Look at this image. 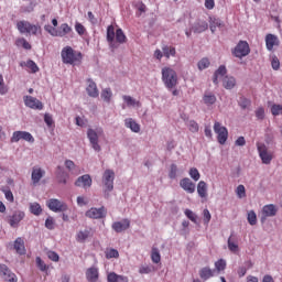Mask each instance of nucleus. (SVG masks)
<instances>
[{
  "mask_svg": "<svg viewBox=\"0 0 282 282\" xmlns=\"http://www.w3.org/2000/svg\"><path fill=\"white\" fill-rule=\"evenodd\" d=\"M226 66H219L214 74V85H219V82L223 80V87H225V89H235V86L237 85V79L232 76H226Z\"/></svg>",
  "mask_w": 282,
  "mask_h": 282,
  "instance_id": "nucleus-1",
  "label": "nucleus"
},
{
  "mask_svg": "<svg viewBox=\"0 0 282 282\" xmlns=\"http://www.w3.org/2000/svg\"><path fill=\"white\" fill-rule=\"evenodd\" d=\"M61 56L65 65H76V63L83 58V54H80V52L74 51L72 46H65L62 50Z\"/></svg>",
  "mask_w": 282,
  "mask_h": 282,
  "instance_id": "nucleus-2",
  "label": "nucleus"
},
{
  "mask_svg": "<svg viewBox=\"0 0 282 282\" xmlns=\"http://www.w3.org/2000/svg\"><path fill=\"white\" fill-rule=\"evenodd\" d=\"M17 30L20 34H32L33 36H39L41 34V25L32 24L28 20H20L17 22Z\"/></svg>",
  "mask_w": 282,
  "mask_h": 282,
  "instance_id": "nucleus-3",
  "label": "nucleus"
},
{
  "mask_svg": "<svg viewBox=\"0 0 282 282\" xmlns=\"http://www.w3.org/2000/svg\"><path fill=\"white\" fill-rule=\"evenodd\" d=\"M162 82L167 89H175L177 86V73L171 67L162 68Z\"/></svg>",
  "mask_w": 282,
  "mask_h": 282,
  "instance_id": "nucleus-4",
  "label": "nucleus"
},
{
  "mask_svg": "<svg viewBox=\"0 0 282 282\" xmlns=\"http://www.w3.org/2000/svg\"><path fill=\"white\" fill-rule=\"evenodd\" d=\"M116 180V172L113 170H105L102 177H101V184L104 188V195L105 197H109V193L113 191V181Z\"/></svg>",
  "mask_w": 282,
  "mask_h": 282,
  "instance_id": "nucleus-5",
  "label": "nucleus"
},
{
  "mask_svg": "<svg viewBox=\"0 0 282 282\" xmlns=\"http://www.w3.org/2000/svg\"><path fill=\"white\" fill-rule=\"evenodd\" d=\"M102 135H105L102 128H89L87 130V138L94 151L100 152L99 140L102 138Z\"/></svg>",
  "mask_w": 282,
  "mask_h": 282,
  "instance_id": "nucleus-6",
  "label": "nucleus"
},
{
  "mask_svg": "<svg viewBox=\"0 0 282 282\" xmlns=\"http://www.w3.org/2000/svg\"><path fill=\"white\" fill-rule=\"evenodd\" d=\"M257 150L262 164H271L272 160H274V152L264 143H257Z\"/></svg>",
  "mask_w": 282,
  "mask_h": 282,
  "instance_id": "nucleus-7",
  "label": "nucleus"
},
{
  "mask_svg": "<svg viewBox=\"0 0 282 282\" xmlns=\"http://www.w3.org/2000/svg\"><path fill=\"white\" fill-rule=\"evenodd\" d=\"M47 208L53 213H65L68 210V206L65 202L58 200L56 198H51L46 202Z\"/></svg>",
  "mask_w": 282,
  "mask_h": 282,
  "instance_id": "nucleus-8",
  "label": "nucleus"
},
{
  "mask_svg": "<svg viewBox=\"0 0 282 282\" xmlns=\"http://www.w3.org/2000/svg\"><path fill=\"white\" fill-rule=\"evenodd\" d=\"M232 54L236 58H243L250 54V45L246 41H240L232 50Z\"/></svg>",
  "mask_w": 282,
  "mask_h": 282,
  "instance_id": "nucleus-9",
  "label": "nucleus"
},
{
  "mask_svg": "<svg viewBox=\"0 0 282 282\" xmlns=\"http://www.w3.org/2000/svg\"><path fill=\"white\" fill-rule=\"evenodd\" d=\"M214 132L217 134L219 144H226V141L228 140V129L216 121L214 123Z\"/></svg>",
  "mask_w": 282,
  "mask_h": 282,
  "instance_id": "nucleus-10",
  "label": "nucleus"
},
{
  "mask_svg": "<svg viewBox=\"0 0 282 282\" xmlns=\"http://www.w3.org/2000/svg\"><path fill=\"white\" fill-rule=\"evenodd\" d=\"M278 212L279 209L276 208V205H264L261 210L260 221L263 224L268 217H274Z\"/></svg>",
  "mask_w": 282,
  "mask_h": 282,
  "instance_id": "nucleus-11",
  "label": "nucleus"
},
{
  "mask_svg": "<svg viewBox=\"0 0 282 282\" xmlns=\"http://www.w3.org/2000/svg\"><path fill=\"white\" fill-rule=\"evenodd\" d=\"M20 140H24L25 142L33 144L34 137L28 131H14L11 137V142H19Z\"/></svg>",
  "mask_w": 282,
  "mask_h": 282,
  "instance_id": "nucleus-12",
  "label": "nucleus"
},
{
  "mask_svg": "<svg viewBox=\"0 0 282 282\" xmlns=\"http://www.w3.org/2000/svg\"><path fill=\"white\" fill-rule=\"evenodd\" d=\"M86 217H89V219H105L107 217V209L105 207H91L86 212Z\"/></svg>",
  "mask_w": 282,
  "mask_h": 282,
  "instance_id": "nucleus-13",
  "label": "nucleus"
},
{
  "mask_svg": "<svg viewBox=\"0 0 282 282\" xmlns=\"http://www.w3.org/2000/svg\"><path fill=\"white\" fill-rule=\"evenodd\" d=\"M23 101L25 107H29V109H36L37 111L43 110V102L36 99V97L24 96Z\"/></svg>",
  "mask_w": 282,
  "mask_h": 282,
  "instance_id": "nucleus-14",
  "label": "nucleus"
},
{
  "mask_svg": "<svg viewBox=\"0 0 282 282\" xmlns=\"http://www.w3.org/2000/svg\"><path fill=\"white\" fill-rule=\"evenodd\" d=\"M122 100H123L122 109H127V107L129 109H140V107H142V104L140 102V100L129 95H123Z\"/></svg>",
  "mask_w": 282,
  "mask_h": 282,
  "instance_id": "nucleus-15",
  "label": "nucleus"
},
{
  "mask_svg": "<svg viewBox=\"0 0 282 282\" xmlns=\"http://www.w3.org/2000/svg\"><path fill=\"white\" fill-rule=\"evenodd\" d=\"M180 186H181V188H183V191H185V193H188L189 195H193V193H195L196 185L188 177L182 178L180 181Z\"/></svg>",
  "mask_w": 282,
  "mask_h": 282,
  "instance_id": "nucleus-16",
  "label": "nucleus"
},
{
  "mask_svg": "<svg viewBox=\"0 0 282 282\" xmlns=\"http://www.w3.org/2000/svg\"><path fill=\"white\" fill-rule=\"evenodd\" d=\"M130 226H131V221L126 218L120 221H115L111 228L112 230H115V232H124V230H129Z\"/></svg>",
  "mask_w": 282,
  "mask_h": 282,
  "instance_id": "nucleus-17",
  "label": "nucleus"
},
{
  "mask_svg": "<svg viewBox=\"0 0 282 282\" xmlns=\"http://www.w3.org/2000/svg\"><path fill=\"white\" fill-rule=\"evenodd\" d=\"M0 272L4 276V280H7L8 282L19 281V279L17 278V274L10 271V269L6 264H0Z\"/></svg>",
  "mask_w": 282,
  "mask_h": 282,
  "instance_id": "nucleus-18",
  "label": "nucleus"
},
{
  "mask_svg": "<svg viewBox=\"0 0 282 282\" xmlns=\"http://www.w3.org/2000/svg\"><path fill=\"white\" fill-rule=\"evenodd\" d=\"M9 248H13L17 254H25V241L21 237L17 238L13 243H10Z\"/></svg>",
  "mask_w": 282,
  "mask_h": 282,
  "instance_id": "nucleus-19",
  "label": "nucleus"
},
{
  "mask_svg": "<svg viewBox=\"0 0 282 282\" xmlns=\"http://www.w3.org/2000/svg\"><path fill=\"white\" fill-rule=\"evenodd\" d=\"M75 186L79 188H91V176L89 174L79 176L75 182Z\"/></svg>",
  "mask_w": 282,
  "mask_h": 282,
  "instance_id": "nucleus-20",
  "label": "nucleus"
},
{
  "mask_svg": "<svg viewBox=\"0 0 282 282\" xmlns=\"http://www.w3.org/2000/svg\"><path fill=\"white\" fill-rule=\"evenodd\" d=\"M199 276L203 281H208V279H213V276H217V270L210 269L209 267H204L199 270Z\"/></svg>",
  "mask_w": 282,
  "mask_h": 282,
  "instance_id": "nucleus-21",
  "label": "nucleus"
},
{
  "mask_svg": "<svg viewBox=\"0 0 282 282\" xmlns=\"http://www.w3.org/2000/svg\"><path fill=\"white\" fill-rule=\"evenodd\" d=\"M24 218H25V213L21 210L14 212L10 218V226L12 228H17V226H19V224H21V221H23Z\"/></svg>",
  "mask_w": 282,
  "mask_h": 282,
  "instance_id": "nucleus-22",
  "label": "nucleus"
},
{
  "mask_svg": "<svg viewBox=\"0 0 282 282\" xmlns=\"http://www.w3.org/2000/svg\"><path fill=\"white\" fill-rule=\"evenodd\" d=\"M86 91L90 98H98L99 91H98V86L94 83V80L88 79L87 80V87Z\"/></svg>",
  "mask_w": 282,
  "mask_h": 282,
  "instance_id": "nucleus-23",
  "label": "nucleus"
},
{
  "mask_svg": "<svg viewBox=\"0 0 282 282\" xmlns=\"http://www.w3.org/2000/svg\"><path fill=\"white\" fill-rule=\"evenodd\" d=\"M45 176V172L41 167H33L32 174H31V180L33 184H39L41 180Z\"/></svg>",
  "mask_w": 282,
  "mask_h": 282,
  "instance_id": "nucleus-24",
  "label": "nucleus"
},
{
  "mask_svg": "<svg viewBox=\"0 0 282 282\" xmlns=\"http://www.w3.org/2000/svg\"><path fill=\"white\" fill-rule=\"evenodd\" d=\"M91 237V229H83L79 230L76 234V241H78V243H85V241H87L88 238Z\"/></svg>",
  "mask_w": 282,
  "mask_h": 282,
  "instance_id": "nucleus-25",
  "label": "nucleus"
},
{
  "mask_svg": "<svg viewBox=\"0 0 282 282\" xmlns=\"http://www.w3.org/2000/svg\"><path fill=\"white\" fill-rule=\"evenodd\" d=\"M99 272L98 268L91 267L86 270V279L89 282H96L98 281Z\"/></svg>",
  "mask_w": 282,
  "mask_h": 282,
  "instance_id": "nucleus-26",
  "label": "nucleus"
},
{
  "mask_svg": "<svg viewBox=\"0 0 282 282\" xmlns=\"http://www.w3.org/2000/svg\"><path fill=\"white\" fill-rule=\"evenodd\" d=\"M124 124L127 129H130L133 133H140V123L135 122L133 118H127Z\"/></svg>",
  "mask_w": 282,
  "mask_h": 282,
  "instance_id": "nucleus-27",
  "label": "nucleus"
},
{
  "mask_svg": "<svg viewBox=\"0 0 282 282\" xmlns=\"http://www.w3.org/2000/svg\"><path fill=\"white\" fill-rule=\"evenodd\" d=\"M107 41L110 45V47H118L116 45V29H113V25H109L107 28Z\"/></svg>",
  "mask_w": 282,
  "mask_h": 282,
  "instance_id": "nucleus-28",
  "label": "nucleus"
},
{
  "mask_svg": "<svg viewBox=\"0 0 282 282\" xmlns=\"http://www.w3.org/2000/svg\"><path fill=\"white\" fill-rule=\"evenodd\" d=\"M278 43H279V37H276V35L268 34L265 36V45L269 52H272V50H274V45H276Z\"/></svg>",
  "mask_w": 282,
  "mask_h": 282,
  "instance_id": "nucleus-29",
  "label": "nucleus"
},
{
  "mask_svg": "<svg viewBox=\"0 0 282 282\" xmlns=\"http://www.w3.org/2000/svg\"><path fill=\"white\" fill-rule=\"evenodd\" d=\"M108 282H129V278L127 275H120L116 272H110L107 275Z\"/></svg>",
  "mask_w": 282,
  "mask_h": 282,
  "instance_id": "nucleus-30",
  "label": "nucleus"
},
{
  "mask_svg": "<svg viewBox=\"0 0 282 282\" xmlns=\"http://www.w3.org/2000/svg\"><path fill=\"white\" fill-rule=\"evenodd\" d=\"M197 194L199 197H208V184L204 181H199L197 184Z\"/></svg>",
  "mask_w": 282,
  "mask_h": 282,
  "instance_id": "nucleus-31",
  "label": "nucleus"
},
{
  "mask_svg": "<svg viewBox=\"0 0 282 282\" xmlns=\"http://www.w3.org/2000/svg\"><path fill=\"white\" fill-rule=\"evenodd\" d=\"M209 28L213 34H215L217 28H224V22L219 18H209Z\"/></svg>",
  "mask_w": 282,
  "mask_h": 282,
  "instance_id": "nucleus-32",
  "label": "nucleus"
},
{
  "mask_svg": "<svg viewBox=\"0 0 282 282\" xmlns=\"http://www.w3.org/2000/svg\"><path fill=\"white\" fill-rule=\"evenodd\" d=\"M162 52H163V56H165V58H171V56L175 57V54H177V52L175 51V47L169 46V45H163Z\"/></svg>",
  "mask_w": 282,
  "mask_h": 282,
  "instance_id": "nucleus-33",
  "label": "nucleus"
},
{
  "mask_svg": "<svg viewBox=\"0 0 282 282\" xmlns=\"http://www.w3.org/2000/svg\"><path fill=\"white\" fill-rule=\"evenodd\" d=\"M69 32H72V26H69L67 23H63L61 24L59 30H57V36L63 39V36H67Z\"/></svg>",
  "mask_w": 282,
  "mask_h": 282,
  "instance_id": "nucleus-34",
  "label": "nucleus"
},
{
  "mask_svg": "<svg viewBox=\"0 0 282 282\" xmlns=\"http://www.w3.org/2000/svg\"><path fill=\"white\" fill-rule=\"evenodd\" d=\"M203 102H205L207 107H210V105H215V102H217V97L212 93H206L203 97Z\"/></svg>",
  "mask_w": 282,
  "mask_h": 282,
  "instance_id": "nucleus-35",
  "label": "nucleus"
},
{
  "mask_svg": "<svg viewBox=\"0 0 282 282\" xmlns=\"http://www.w3.org/2000/svg\"><path fill=\"white\" fill-rule=\"evenodd\" d=\"M15 45L17 47H23V50H32V45L28 40H25V37H18L15 40Z\"/></svg>",
  "mask_w": 282,
  "mask_h": 282,
  "instance_id": "nucleus-36",
  "label": "nucleus"
},
{
  "mask_svg": "<svg viewBox=\"0 0 282 282\" xmlns=\"http://www.w3.org/2000/svg\"><path fill=\"white\" fill-rule=\"evenodd\" d=\"M65 167H66L67 171H69V173H72L73 175H78V167L76 166V163H74V161H72V160H66V161H65Z\"/></svg>",
  "mask_w": 282,
  "mask_h": 282,
  "instance_id": "nucleus-37",
  "label": "nucleus"
},
{
  "mask_svg": "<svg viewBox=\"0 0 282 282\" xmlns=\"http://www.w3.org/2000/svg\"><path fill=\"white\" fill-rule=\"evenodd\" d=\"M250 268H252V261H247L245 265L238 269V276L240 279L246 276V273L248 272V270H250Z\"/></svg>",
  "mask_w": 282,
  "mask_h": 282,
  "instance_id": "nucleus-38",
  "label": "nucleus"
},
{
  "mask_svg": "<svg viewBox=\"0 0 282 282\" xmlns=\"http://www.w3.org/2000/svg\"><path fill=\"white\" fill-rule=\"evenodd\" d=\"M101 98L104 99V102H111V98H113V91H111V88H106L101 91Z\"/></svg>",
  "mask_w": 282,
  "mask_h": 282,
  "instance_id": "nucleus-39",
  "label": "nucleus"
},
{
  "mask_svg": "<svg viewBox=\"0 0 282 282\" xmlns=\"http://www.w3.org/2000/svg\"><path fill=\"white\" fill-rule=\"evenodd\" d=\"M115 39L117 43H119L120 45H122L123 43H127V35H124V32L122 31V29H117Z\"/></svg>",
  "mask_w": 282,
  "mask_h": 282,
  "instance_id": "nucleus-40",
  "label": "nucleus"
},
{
  "mask_svg": "<svg viewBox=\"0 0 282 282\" xmlns=\"http://www.w3.org/2000/svg\"><path fill=\"white\" fill-rule=\"evenodd\" d=\"M151 260L153 263H160L162 261V256L160 254V249L153 247L151 252Z\"/></svg>",
  "mask_w": 282,
  "mask_h": 282,
  "instance_id": "nucleus-41",
  "label": "nucleus"
},
{
  "mask_svg": "<svg viewBox=\"0 0 282 282\" xmlns=\"http://www.w3.org/2000/svg\"><path fill=\"white\" fill-rule=\"evenodd\" d=\"M30 210H31L32 215H35L36 217H39V215H41V213H43V208H41V205L39 203H31Z\"/></svg>",
  "mask_w": 282,
  "mask_h": 282,
  "instance_id": "nucleus-42",
  "label": "nucleus"
},
{
  "mask_svg": "<svg viewBox=\"0 0 282 282\" xmlns=\"http://www.w3.org/2000/svg\"><path fill=\"white\" fill-rule=\"evenodd\" d=\"M215 268L214 270H216V276L219 274V272H224V270H226V260L220 259L218 261L215 262Z\"/></svg>",
  "mask_w": 282,
  "mask_h": 282,
  "instance_id": "nucleus-43",
  "label": "nucleus"
},
{
  "mask_svg": "<svg viewBox=\"0 0 282 282\" xmlns=\"http://www.w3.org/2000/svg\"><path fill=\"white\" fill-rule=\"evenodd\" d=\"M247 221L250 226H257V213H254V210L248 212Z\"/></svg>",
  "mask_w": 282,
  "mask_h": 282,
  "instance_id": "nucleus-44",
  "label": "nucleus"
},
{
  "mask_svg": "<svg viewBox=\"0 0 282 282\" xmlns=\"http://www.w3.org/2000/svg\"><path fill=\"white\" fill-rule=\"evenodd\" d=\"M197 67L200 72H204V69H208V67H210V61L204 57L198 62Z\"/></svg>",
  "mask_w": 282,
  "mask_h": 282,
  "instance_id": "nucleus-45",
  "label": "nucleus"
},
{
  "mask_svg": "<svg viewBox=\"0 0 282 282\" xmlns=\"http://www.w3.org/2000/svg\"><path fill=\"white\" fill-rule=\"evenodd\" d=\"M189 177L194 180V182H199V177H202V174H199V170L196 167L189 169Z\"/></svg>",
  "mask_w": 282,
  "mask_h": 282,
  "instance_id": "nucleus-46",
  "label": "nucleus"
},
{
  "mask_svg": "<svg viewBox=\"0 0 282 282\" xmlns=\"http://www.w3.org/2000/svg\"><path fill=\"white\" fill-rule=\"evenodd\" d=\"M177 173H180V170L177 169V165L172 164L170 166V173H169L170 180H175V177H177Z\"/></svg>",
  "mask_w": 282,
  "mask_h": 282,
  "instance_id": "nucleus-47",
  "label": "nucleus"
},
{
  "mask_svg": "<svg viewBox=\"0 0 282 282\" xmlns=\"http://www.w3.org/2000/svg\"><path fill=\"white\" fill-rule=\"evenodd\" d=\"M238 105L241 107V109H248V107L251 105V101L246 97H240Z\"/></svg>",
  "mask_w": 282,
  "mask_h": 282,
  "instance_id": "nucleus-48",
  "label": "nucleus"
},
{
  "mask_svg": "<svg viewBox=\"0 0 282 282\" xmlns=\"http://www.w3.org/2000/svg\"><path fill=\"white\" fill-rule=\"evenodd\" d=\"M45 32H48L51 36H58V30H56V26H52L50 24L44 25Z\"/></svg>",
  "mask_w": 282,
  "mask_h": 282,
  "instance_id": "nucleus-49",
  "label": "nucleus"
},
{
  "mask_svg": "<svg viewBox=\"0 0 282 282\" xmlns=\"http://www.w3.org/2000/svg\"><path fill=\"white\" fill-rule=\"evenodd\" d=\"M184 213H185V216L187 217V219L193 221V224H197V216H196V214L193 210L185 209Z\"/></svg>",
  "mask_w": 282,
  "mask_h": 282,
  "instance_id": "nucleus-50",
  "label": "nucleus"
},
{
  "mask_svg": "<svg viewBox=\"0 0 282 282\" xmlns=\"http://www.w3.org/2000/svg\"><path fill=\"white\" fill-rule=\"evenodd\" d=\"M120 257V253L116 249H108L106 251V258L108 259H118Z\"/></svg>",
  "mask_w": 282,
  "mask_h": 282,
  "instance_id": "nucleus-51",
  "label": "nucleus"
},
{
  "mask_svg": "<svg viewBox=\"0 0 282 282\" xmlns=\"http://www.w3.org/2000/svg\"><path fill=\"white\" fill-rule=\"evenodd\" d=\"M236 194L239 199H243V197H246V186L238 185L236 188Z\"/></svg>",
  "mask_w": 282,
  "mask_h": 282,
  "instance_id": "nucleus-52",
  "label": "nucleus"
},
{
  "mask_svg": "<svg viewBox=\"0 0 282 282\" xmlns=\"http://www.w3.org/2000/svg\"><path fill=\"white\" fill-rule=\"evenodd\" d=\"M46 257H48V259H50L51 261H54L55 263H58V261H59V259H61V257L58 256V253H56V251H52V250H50V251L46 252Z\"/></svg>",
  "mask_w": 282,
  "mask_h": 282,
  "instance_id": "nucleus-53",
  "label": "nucleus"
},
{
  "mask_svg": "<svg viewBox=\"0 0 282 282\" xmlns=\"http://www.w3.org/2000/svg\"><path fill=\"white\" fill-rule=\"evenodd\" d=\"M212 217L213 216L210 215V210L208 209L203 210V221L205 226H208V224H210Z\"/></svg>",
  "mask_w": 282,
  "mask_h": 282,
  "instance_id": "nucleus-54",
  "label": "nucleus"
},
{
  "mask_svg": "<svg viewBox=\"0 0 282 282\" xmlns=\"http://www.w3.org/2000/svg\"><path fill=\"white\" fill-rule=\"evenodd\" d=\"M35 262H36L37 268L41 270V272L47 271V264H45V262L40 257H37L35 259Z\"/></svg>",
  "mask_w": 282,
  "mask_h": 282,
  "instance_id": "nucleus-55",
  "label": "nucleus"
},
{
  "mask_svg": "<svg viewBox=\"0 0 282 282\" xmlns=\"http://www.w3.org/2000/svg\"><path fill=\"white\" fill-rule=\"evenodd\" d=\"M272 116H282V106L281 105H273L271 107Z\"/></svg>",
  "mask_w": 282,
  "mask_h": 282,
  "instance_id": "nucleus-56",
  "label": "nucleus"
},
{
  "mask_svg": "<svg viewBox=\"0 0 282 282\" xmlns=\"http://www.w3.org/2000/svg\"><path fill=\"white\" fill-rule=\"evenodd\" d=\"M206 30H208V23L206 22H198L197 26L195 28V32H206Z\"/></svg>",
  "mask_w": 282,
  "mask_h": 282,
  "instance_id": "nucleus-57",
  "label": "nucleus"
},
{
  "mask_svg": "<svg viewBox=\"0 0 282 282\" xmlns=\"http://www.w3.org/2000/svg\"><path fill=\"white\" fill-rule=\"evenodd\" d=\"M228 248L230 252H239V245L232 242L231 237L228 238Z\"/></svg>",
  "mask_w": 282,
  "mask_h": 282,
  "instance_id": "nucleus-58",
  "label": "nucleus"
},
{
  "mask_svg": "<svg viewBox=\"0 0 282 282\" xmlns=\"http://www.w3.org/2000/svg\"><path fill=\"white\" fill-rule=\"evenodd\" d=\"M187 127L192 133H197V131H199V126L193 120L188 121Z\"/></svg>",
  "mask_w": 282,
  "mask_h": 282,
  "instance_id": "nucleus-59",
  "label": "nucleus"
},
{
  "mask_svg": "<svg viewBox=\"0 0 282 282\" xmlns=\"http://www.w3.org/2000/svg\"><path fill=\"white\" fill-rule=\"evenodd\" d=\"M153 272V268L149 265H141L139 268V274H151Z\"/></svg>",
  "mask_w": 282,
  "mask_h": 282,
  "instance_id": "nucleus-60",
  "label": "nucleus"
},
{
  "mask_svg": "<svg viewBox=\"0 0 282 282\" xmlns=\"http://www.w3.org/2000/svg\"><path fill=\"white\" fill-rule=\"evenodd\" d=\"M26 67H29V69H31L33 74H36V72H39V66L32 59L26 62Z\"/></svg>",
  "mask_w": 282,
  "mask_h": 282,
  "instance_id": "nucleus-61",
  "label": "nucleus"
},
{
  "mask_svg": "<svg viewBox=\"0 0 282 282\" xmlns=\"http://www.w3.org/2000/svg\"><path fill=\"white\" fill-rule=\"evenodd\" d=\"M44 122L47 127H54V118L50 113L44 115Z\"/></svg>",
  "mask_w": 282,
  "mask_h": 282,
  "instance_id": "nucleus-62",
  "label": "nucleus"
},
{
  "mask_svg": "<svg viewBox=\"0 0 282 282\" xmlns=\"http://www.w3.org/2000/svg\"><path fill=\"white\" fill-rule=\"evenodd\" d=\"M75 31L77 32V34H79V36H83V34H85V32H87L85 26L82 23H79V22H77L75 24Z\"/></svg>",
  "mask_w": 282,
  "mask_h": 282,
  "instance_id": "nucleus-63",
  "label": "nucleus"
},
{
  "mask_svg": "<svg viewBox=\"0 0 282 282\" xmlns=\"http://www.w3.org/2000/svg\"><path fill=\"white\" fill-rule=\"evenodd\" d=\"M4 193L6 199L12 204L14 202V194H12V191L10 189H2Z\"/></svg>",
  "mask_w": 282,
  "mask_h": 282,
  "instance_id": "nucleus-64",
  "label": "nucleus"
}]
</instances>
